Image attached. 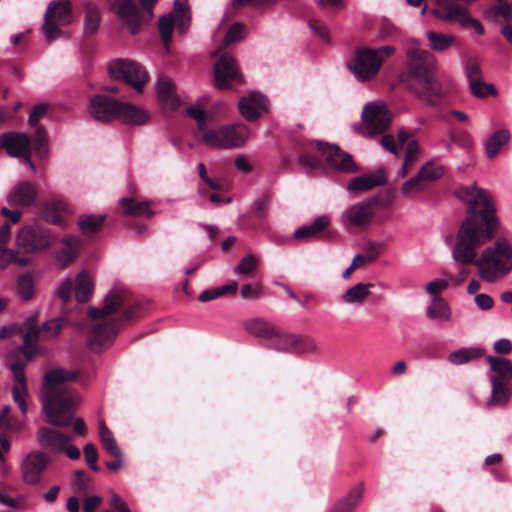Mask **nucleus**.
I'll return each mask as SVG.
<instances>
[{
    "instance_id": "1",
    "label": "nucleus",
    "mask_w": 512,
    "mask_h": 512,
    "mask_svg": "<svg viewBox=\"0 0 512 512\" xmlns=\"http://www.w3.org/2000/svg\"><path fill=\"white\" fill-rule=\"evenodd\" d=\"M456 195L467 205V216L458 228L452 258L462 265L474 264L482 280L494 283L512 271V244L498 238L478 255V249L494 238L499 227L494 203L476 184L459 188Z\"/></svg>"
},
{
    "instance_id": "2",
    "label": "nucleus",
    "mask_w": 512,
    "mask_h": 512,
    "mask_svg": "<svg viewBox=\"0 0 512 512\" xmlns=\"http://www.w3.org/2000/svg\"><path fill=\"white\" fill-rule=\"evenodd\" d=\"M79 375L76 370L55 368L45 373L42 385V413L50 425L65 428L73 424L75 433L85 435L86 424L81 418L74 420L73 410L80 403L76 391L65 385Z\"/></svg>"
},
{
    "instance_id": "3",
    "label": "nucleus",
    "mask_w": 512,
    "mask_h": 512,
    "mask_svg": "<svg viewBox=\"0 0 512 512\" xmlns=\"http://www.w3.org/2000/svg\"><path fill=\"white\" fill-rule=\"evenodd\" d=\"M405 55L410 91L431 104L437 103L441 98V91L433 77L434 56L428 50L420 48L416 39L407 42Z\"/></svg>"
},
{
    "instance_id": "4",
    "label": "nucleus",
    "mask_w": 512,
    "mask_h": 512,
    "mask_svg": "<svg viewBox=\"0 0 512 512\" xmlns=\"http://www.w3.org/2000/svg\"><path fill=\"white\" fill-rule=\"evenodd\" d=\"M395 53V47L382 46L377 49L358 48L347 62V68L359 82H368L379 73L384 61Z\"/></svg>"
},
{
    "instance_id": "5",
    "label": "nucleus",
    "mask_w": 512,
    "mask_h": 512,
    "mask_svg": "<svg viewBox=\"0 0 512 512\" xmlns=\"http://www.w3.org/2000/svg\"><path fill=\"white\" fill-rule=\"evenodd\" d=\"M250 137V130L243 123L206 128L202 133L203 142L215 148L232 149L241 147Z\"/></svg>"
},
{
    "instance_id": "6",
    "label": "nucleus",
    "mask_w": 512,
    "mask_h": 512,
    "mask_svg": "<svg viewBox=\"0 0 512 512\" xmlns=\"http://www.w3.org/2000/svg\"><path fill=\"white\" fill-rule=\"evenodd\" d=\"M55 241L56 236L48 228L37 223L24 225L16 235L18 249L26 254L44 251Z\"/></svg>"
},
{
    "instance_id": "7",
    "label": "nucleus",
    "mask_w": 512,
    "mask_h": 512,
    "mask_svg": "<svg viewBox=\"0 0 512 512\" xmlns=\"http://www.w3.org/2000/svg\"><path fill=\"white\" fill-rule=\"evenodd\" d=\"M110 76L116 80H123L140 92L148 80L147 70L138 62L130 59H113L108 64Z\"/></svg>"
},
{
    "instance_id": "8",
    "label": "nucleus",
    "mask_w": 512,
    "mask_h": 512,
    "mask_svg": "<svg viewBox=\"0 0 512 512\" xmlns=\"http://www.w3.org/2000/svg\"><path fill=\"white\" fill-rule=\"evenodd\" d=\"M377 198L368 197L361 201L347 206L339 217L340 224L344 229L367 227L375 216Z\"/></svg>"
},
{
    "instance_id": "9",
    "label": "nucleus",
    "mask_w": 512,
    "mask_h": 512,
    "mask_svg": "<svg viewBox=\"0 0 512 512\" xmlns=\"http://www.w3.org/2000/svg\"><path fill=\"white\" fill-rule=\"evenodd\" d=\"M72 21L71 7L67 0L52 1L44 15L42 30L47 41L61 36L60 27Z\"/></svg>"
},
{
    "instance_id": "10",
    "label": "nucleus",
    "mask_w": 512,
    "mask_h": 512,
    "mask_svg": "<svg viewBox=\"0 0 512 512\" xmlns=\"http://www.w3.org/2000/svg\"><path fill=\"white\" fill-rule=\"evenodd\" d=\"M269 348L283 353L304 354L316 350L315 341L301 334L287 333L276 329L275 335L268 343Z\"/></svg>"
},
{
    "instance_id": "11",
    "label": "nucleus",
    "mask_w": 512,
    "mask_h": 512,
    "mask_svg": "<svg viewBox=\"0 0 512 512\" xmlns=\"http://www.w3.org/2000/svg\"><path fill=\"white\" fill-rule=\"evenodd\" d=\"M364 134L373 137L383 133L390 125L391 114L383 101H372L362 111Z\"/></svg>"
},
{
    "instance_id": "12",
    "label": "nucleus",
    "mask_w": 512,
    "mask_h": 512,
    "mask_svg": "<svg viewBox=\"0 0 512 512\" xmlns=\"http://www.w3.org/2000/svg\"><path fill=\"white\" fill-rule=\"evenodd\" d=\"M50 462V457L42 451L35 450L29 452L20 464L23 482L31 486L39 485Z\"/></svg>"
},
{
    "instance_id": "13",
    "label": "nucleus",
    "mask_w": 512,
    "mask_h": 512,
    "mask_svg": "<svg viewBox=\"0 0 512 512\" xmlns=\"http://www.w3.org/2000/svg\"><path fill=\"white\" fill-rule=\"evenodd\" d=\"M315 144L331 169L344 173L357 171L352 156L342 151L337 145H330L322 141H316Z\"/></svg>"
},
{
    "instance_id": "14",
    "label": "nucleus",
    "mask_w": 512,
    "mask_h": 512,
    "mask_svg": "<svg viewBox=\"0 0 512 512\" xmlns=\"http://www.w3.org/2000/svg\"><path fill=\"white\" fill-rule=\"evenodd\" d=\"M120 101L105 95H94L89 99L87 111L96 121L108 123L117 119Z\"/></svg>"
},
{
    "instance_id": "15",
    "label": "nucleus",
    "mask_w": 512,
    "mask_h": 512,
    "mask_svg": "<svg viewBox=\"0 0 512 512\" xmlns=\"http://www.w3.org/2000/svg\"><path fill=\"white\" fill-rule=\"evenodd\" d=\"M0 146L12 157H23L24 163L36 173V167L30 158V139L23 133H6L0 140Z\"/></svg>"
},
{
    "instance_id": "16",
    "label": "nucleus",
    "mask_w": 512,
    "mask_h": 512,
    "mask_svg": "<svg viewBox=\"0 0 512 512\" xmlns=\"http://www.w3.org/2000/svg\"><path fill=\"white\" fill-rule=\"evenodd\" d=\"M269 102L265 95L251 91L243 96L238 103L239 112L247 121H255L268 110Z\"/></svg>"
},
{
    "instance_id": "17",
    "label": "nucleus",
    "mask_w": 512,
    "mask_h": 512,
    "mask_svg": "<svg viewBox=\"0 0 512 512\" xmlns=\"http://www.w3.org/2000/svg\"><path fill=\"white\" fill-rule=\"evenodd\" d=\"M36 439L41 448L55 454L63 453L65 446L72 441L70 436L49 427L39 428Z\"/></svg>"
},
{
    "instance_id": "18",
    "label": "nucleus",
    "mask_w": 512,
    "mask_h": 512,
    "mask_svg": "<svg viewBox=\"0 0 512 512\" xmlns=\"http://www.w3.org/2000/svg\"><path fill=\"white\" fill-rule=\"evenodd\" d=\"M215 84L219 89H226L232 80L241 81L235 59L223 54L214 65Z\"/></svg>"
},
{
    "instance_id": "19",
    "label": "nucleus",
    "mask_w": 512,
    "mask_h": 512,
    "mask_svg": "<svg viewBox=\"0 0 512 512\" xmlns=\"http://www.w3.org/2000/svg\"><path fill=\"white\" fill-rule=\"evenodd\" d=\"M387 182L385 170L382 167L375 171L353 177L347 183L346 189L351 194H360Z\"/></svg>"
},
{
    "instance_id": "20",
    "label": "nucleus",
    "mask_w": 512,
    "mask_h": 512,
    "mask_svg": "<svg viewBox=\"0 0 512 512\" xmlns=\"http://www.w3.org/2000/svg\"><path fill=\"white\" fill-rule=\"evenodd\" d=\"M431 14L445 23H457L468 11L462 0H436Z\"/></svg>"
},
{
    "instance_id": "21",
    "label": "nucleus",
    "mask_w": 512,
    "mask_h": 512,
    "mask_svg": "<svg viewBox=\"0 0 512 512\" xmlns=\"http://www.w3.org/2000/svg\"><path fill=\"white\" fill-rule=\"evenodd\" d=\"M127 293L121 288L112 289L104 298L102 308L91 307L89 316L93 321H100L116 312L126 301Z\"/></svg>"
},
{
    "instance_id": "22",
    "label": "nucleus",
    "mask_w": 512,
    "mask_h": 512,
    "mask_svg": "<svg viewBox=\"0 0 512 512\" xmlns=\"http://www.w3.org/2000/svg\"><path fill=\"white\" fill-rule=\"evenodd\" d=\"M118 328L114 322L106 320L96 323L90 333L89 343L93 350L101 351L114 341Z\"/></svg>"
},
{
    "instance_id": "23",
    "label": "nucleus",
    "mask_w": 512,
    "mask_h": 512,
    "mask_svg": "<svg viewBox=\"0 0 512 512\" xmlns=\"http://www.w3.org/2000/svg\"><path fill=\"white\" fill-rule=\"evenodd\" d=\"M37 197L35 186L27 181L16 184L7 195V202L15 207L31 206Z\"/></svg>"
},
{
    "instance_id": "24",
    "label": "nucleus",
    "mask_w": 512,
    "mask_h": 512,
    "mask_svg": "<svg viewBox=\"0 0 512 512\" xmlns=\"http://www.w3.org/2000/svg\"><path fill=\"white\" fill-rule=\"evenodd\" d=\"M112 9L133 34L138 31V8L132 0H116Z\"/></svg>"
},
{
    "instance_id": "25",
    "label": "nucleus",
    "mask_w": 512,
    "mask_h": 512,
    "mask_svg": "<svg viewBox=\"0 0 512 512\" xmlns=\"http://www.w3.org/2000/svg\"><path fill=\"white\" fill-rule=\"evenodd\" d=\"M157 97L160 105L166 111H173L180 105L176 94L175 84L169 78H160L156 83Z\"/></svg>"
},
{
    "instance_id": "26",
    "label": "nucleus",
    "mask_w": 512,
    "mask_h": 512,
    "mask_svg": "<svg viewBox=\"0 0 512 512\" xmlns=\"http://www.w3.org/2000/svg\"><path fill=\"white\" fill-rule=\"evenodd\" d=\"M374 284L370 282H358L346 289L340 296L343 304L359 307L370 297Z\"/></svg>"
},
{
    "instance_id": "27",
    "label": "nucleus",
    "mask_w": 512,
    "mask_h": 512,
    "mask_svg": "<svg viewBox=\"0 0 512 512\" xmlns=\"http://www.w3.org/2000/svg\"><path fill=\"white\" fill-rule=\"evenodd\" d=\"M117 119L129 125H143L150 119V113L141 107L120 102Z\"/></svg>"
},
{
    "instance_id": "28",
    "label": "nucleus",
    "mask_w": 512,
    "mask_h": 512,
    "mask_svg": "<svg viewBox=\"0 0 512 512\" xmlns=\"http://www.w3.org/2000/svg\"><path fill=\"white\" fill-rule=\"evenodd\" d=\"M365 491L364 484L362 482L355 485L350 489L348 494L336 502L328 512H353L359 505Z\"/></svg>"
},
{
    "instance_id": "29",
    "label": "nucleus",
    "mask_w": 512,
    "mask_h": 512,
    "mask_svg": "<svg viewBox=\"0 0 512 512\" xmlns=\"http://www.w3.org/2000/svg\"><path fill=\"white\" fill-rule=\"evenodd\" d=\"M486 360L489 364L487 373L489 380L490 377H495L498 381L505 383L512 379V361L498 356H489Z\"/></svg>"
},
{
    "instance_id": "30",
    "label": "nucleus",
    "mask_w": 512,
    "mask_h": 512,
    "mask_svg": "<svg viewBox=\"0 0 512 512\" xmlns=\"http://www.w3.org/2000/svg\"><path fill=\"white\" fill-rule=\"evenodd\" d=\"M244 329L250 335L270 342L276 333V327L263 318H251L243 323Z\"/></svg>"
},
{
    "instance_id": "31",
    "label": "nucleus",
    "mask_w": 512,
    "mask_h": 512,
    "mask_svg": "<svg viewBox=\"0 0 512 512\" xmlns=\"http://www.w3.org/2000/svg\"><path fill=\"white\" fill-rule=\"evenodd\" d=\"M511 138L510 132L506 128L493 132L484 142V149L488 159L495 158L502 147L505 146Z\"/></svg>"
},
{
    "instance_id": "32",
    "label": "nucleus",
    "mask_w": 512,
    "mask_h": 512,
    "mask_svg": "<svg viewBox=\"0 0 512 512\" xmlns=\"http://www.w3.org/2000/svg\"><path fill=\"white\" fill-rule=\"evenodd\" d=\"M492 386L491 395L486 401V407L504 406L510 399L511 391L503 381H498L495 377H490Z\"/></svg>"
},
{
    "instance_id": "33",
    "label": "nucleus",
    "mask_w": 512,
    "mask_h": 512,
    "mask_svg": "<svg viewBox=\"0 0 512 512\" xmlns=\"http://www.w3.org/2000/svg\"><path fill=\"white\" fill-rule=\"evenodd\" d=\"M63 248L57 253L56 259L62 267L71 263L81 248V240L75 236H67L62 240Z\"/></svg>"
},
{
    "instance_id": "34",
    "label": "nucleus",
    "mask_w": 512,
    "mask_h": 512,
    "mask_svg": "<svg viewBox=\"0 0 512 512\" xmlns=\"http://www.w3.org/2000/svg\"><path fill=\"white\" fill-rule=\"evenodd\" d=\"M483 16L490 21L503 19L507 22L512 20V4L507 0H495V3L483 10Z\"/></svg>"
},
{
    "instance_id": "35",
    "label": "nucleus",
    "mask_w": 512,
    "mask_h": 512,
    "mask_svg": "<svg viewBox=\"0 0 512 512\" xmlns=\"http://www.w3.org/2000/svg\"><path fill=\"white\" fill-rule=\"evenodd\" d=\"M330 224V219L325 216H319L311 224L299 227L294 232V238L299 240H308L316 237L323 229Z\"/></svg>"
},
{
    "instance_id": "36",
    "label": "nucleus",
    "mask_w": 512,
    "mask_h": 512,
    "mask_svg": "<svg viewBox=\"0 0 512 512\" xmlns=\"http://www.w3.org/2000/svg\"><path fill=\"white\" fill-rule=\"evenodd\" d=\"M485 354V350L478 346L462 347L448 355V361L452 365H463L472 360L478 359Z\"/></svg>"
},
{
    "instance_id": "37",
    "label": "nucleus",
    "mask_w": 512,
    "mask_h": 512,
    "mask_svg": "<svg viewBox=\"0 0 512 512\" xmlns=\"http://www.w3.org/2000/svg\"><path fill=\"white\" fill-rule=\"evenodd\" d=\"M426 315L429 319L450 321L451 309L448 302L442 297H433L427 307Z\"/></svg>"
},
{
    "instance_id": "38",
    "label": "nucleus",
    "mask_w": 512,
    "mask_h": 512,
    "mask_svg": "<svg viewBox=\"0 0 512 512\" xmlns=\"http://www.w3.org/2000/svg\"><path fill=\"white\" fill-rule=\"evenodd\" d=\"M427 40L431 50L443 52L448 50L455 42L456 38L452 34H445L433 30L427 31Z\"/></svg>"
},
{
    "instance_id": "39",
    "label": "nucleus",
    "mask_w": 512,
    "mask_h": 512,
    "mask_svg": "<svg viewBox=\"0 0 512 512\" xmlns=\"http://www.w3.org/2000/svg\"><path fill=\"white\" fill-rule=\"evenodd\" d=\"M120 204L123 207L124 215L142 216L151 218L154 212L150 208L149 202H137L133 198H122Z\"/></svg>"
},
{
    "instance_id": "40",
    "label": "nucleus",
    "mask_w": 512,
    "mask_h": 512,
    "mask_svg": "<svg viewBox=\"0 0 512 512\" xmlns=\"http://www.w3.org/2000/svg\"><path fill=\"white\" fill-rule=\"evenodd\" d=\"M94 284L90 275L81 272L77 275L75 283V296L78 302L87 301L92 295Z\"/></svg>"
},
{
    "instance_id": "41",
    "label": "nucleus",
    "mask_w": 512,
    "mask_h": 512,
    "mask_svg": "<svg viewBox=\"0 0 512 512\" xmlns=\"http://www.w3.org/2000/svg\"><path fill=\"white\" fill-rule=\"evenodd\" d=\"M418 172L428 184L442 178L445 168L437 159H432L425 162Z\"/></svg>"
},
{
    "instance_id": "42",
    "label": "nucleus",
    "mask_w": 512,
    "mask_h": 512,
    "mask_svg": "<svg viewBox=\"0 0 512 512\" xmlns=\"http://www.w3.org/2000/svg\"><path fill=\"white\" fill-rule=\"evenodd\" d=\"M67 212L68 208L62 200L53 199L46 205L43 217L53 224H61L62 217Z\"/></svg>"
},
{
    "instance_id": "43",
    "label": "nucleus",
    "mask_w": 512,
    "mask_h": 512,
    "mask_svg": "<svg viewBox=\"0 0 512 512\" xmlns=\"http://www.w3.org/2000/svg\"><path fill=\"white\" fill-rule=\"evenodd\" d=\"M99 438L103 447L109 454L113 457H119L121 450L118 447L111 430L106 426L103 419L99 421Z\"/></svg>"
},
{
    "instance_id": "44",
    "label": "nucleus",
    "mask_w": 512,
    "mask_h": 512,
    "mask_svg": "<svg viewBox=\"0 0 512 512\" xmlns=\"http://www.w3.org/2000/svg\"><path fill=\"white\" fill-rule=\"evenodd\" d=\"M35 291L34 279L31 273L19 275L17 278V295L23 301L33 298Z\"/></svg>"
},
{
    "instance_id": "45",
    "label": "nucleus",
    "mask_w": 512,
    "mask_h": 512,
    "mask_svg": "<svg viewBox=\"0 0 512 512\" xmlns=\"http://www.w3.org/2000/svg\"><path fill=\"white\" fill-rule=\"evenodd\" d=\"M419 153H420V148H419L418 143L414 140L410 141L406 146L405 158H404L403 164L398 172V176L400 178H404L408 174L410 168L417 161Z\"/></svg>"
},
{
    "instance_id": "46",
    "label": "nucleus",
    "mask_w": 512,
    "mask_h": 512,
    "mask_svg": "<svg viewBox=\"0 0 512 512\" xmlns=\"http://www.w3.org/2000/svg\"><path fill=\"white\" fill-rule=\"evenodd\" d=\"M471 94L477 98H486L488 96H496L497 90L492 83H486L483 77L469 83Z\"/></svg>"
},
{
    "instance_id": "47",
    "label": "nucleus",
    "mask_w": 512,
    "mask_h": 512,
    "mask_svg": "<svg viewBox=\"0 0 512 512\" xmlns=\"http://www.w3.org/2000/svg\"><path fill=\"white\" fill-rule=\"evenodd\" d=\"M458 26L464 30H470L473 37H481L485 33V28L480 20L470 14V10L457 22Z\"/></svg>"
},
{
    "instance_id": "48",
    "label": "nucleus",
    "mask_w": 512,
    "mask_h": 512,
    "mask_svg": "<svg viewBox=\"0 0 512 512\" xmlns=\"http://www.w3.org/2000/svg\"><path fill=\"white\" fill-rule=\"evenodd\" d=\"M103 221L102 215H84L79 218L78 225L84 234H92L101 229Z\"/></svg>"
},
{
    "instance_id": "49",
    "label": "nucleus",
    "mask_w": 512,
    "mask_h": 512,
    "mask_svg": "<svg viewBox=\"0 0 512 512\" xmlns=\"http://www.w3.org/2000/svg\"><path fill=\"white\" fill-rule=\"evenodd\" d=\"M62 330V322L58 318L44 322L39 328V341L52 340L56 338Z\"/></svg>"
},
{
    "instance_id": "50",
    "label": "nucleus",
    "mask_w": 512,
    "mask_h": 512,
    "mask_svg": "<svg viewBox=\"0 0 512 512\" xmlns=\"http://www.w3.org/2000/svg\"><path fill=\"white\" fill-rule=\"evenodd\" d=\"M173 15V19L177 29L180 33H185L190 26V10L188 6L175 7L173 12L170 13Z\"/></svg>"
},
{
    "instance_id": "51",
    "label": "nucleus",
    "mask_w": 512,
    "mask_h": 512,
    "mask_svg": "<svg viewBox=\"0 0 512 512\" xmlns=\"http://www.w3.org/2000/svg\"><path fill=\"white\" fill-rule=\"evenodd\" d=\"M10 406L6 405L0 412V428L8 431H20L23 429L25 422L14 419L9 416Z\"/></svg>"
},
{
    "instance_id": "52",
    "label": "nucleus",
    "mask_w": 512,
    "mask_h": 512,
    "mask_svg": "<svg viewBox=\"0 0 512 512\" xmlns=\"http://www.w3.org/2000/svg\"><path fill=\"white\" fill-rule=\"evenodd\" d=\"M174 25L175 22L173 19V15L171 14L162 16L159 19V31L166 50L169 49V44L172 38Z\"/></svg>"
},
{
    "instance_id": "53",
    "label": "nucleus",
    "mask_w": 512,
    "mask_h": 512,
    "mask_svg": "<svg viewBox=\"0 0 512 512\" xmlns=\"http://www.w3.org/2000/svg\"><path fill=\"white\" fill-rule=\"evenodd\" d=\"M427 186L426 181L418 172L415 176L405 181L401 186V192L405 196L423 191Z\"/></svg>"
},
{
    "instance_id": "54",
    "label": "nucleus",
    "mask_w": 512,
    "mask_h": 512,
    "mask_svg": "<svg viewBox=\"0 0 512 512\" xmlns=\"http://www.w3.org/2000/svg\"><path fill=\"white\" fill-rule=\"evenodd\" d=\"M11 239V227L8 223L0 226V261L4 264L6 259L4 257L11 256V249L7 247Z\"/></svg>"
},
{
    "instance_id": "55",
    "label": "nucleus",
    "mask_w": 512,
    "mask_h": 512,
    "mask_svg": "<svg viewBox=\"0 0 512 512\" xmlns=\"http://www.w3.org/2000/svg\"><path fill=\"white\" fill-rule=\"evenodd\" d=\"M100 22V16L96 9L88 6L85 10L84 33L91 35L96 32Z\"/></svg>"
},
{
    "instance_id": "56",
    "label": "nucleus",
    "mask_w": 512,
    "mask_h": 512,
    "mask_svg": "<svg viewBox=\"0 0 512 512\" xmlns=\"http://www.w3.org/2000/svg\"><path fill=\"white\" fill-rule=\"evenodd\" d=\"M258 266V260L257 258L252 255L248 254L244 258L241 259L238 266H236L233 271L236 274H243V275H250L252 274L255 269Z\"/></svg>"
},
{
    "instance_id": "57",
    "label": "nucleus",
    "mask_w": 512,
    "mask_h": 512,
    "mask_svg": "<svg viewBox=\"0 0 512 512\" xmlns=\"http://www.w3.org/2000/svg\"><path fill=\"white\" fill-rule=\"evenodd\" d=\"M39 337L33 336L31 332L24 333L23 345L21 347L22 353L30 360L37 352V342Z\"/></svg>"
},
{
    "instance_id": "58",
    "label": "nucleus",
    "mask_w": 512,
    "mask_h": 512,
    "mask_svg": "<svg viewBox=\"0 0 512 512\" xmlns=\"http://www.w3.org/2000/svg\"><path fill=\"white\" fill-rule=\"evenodd\" d=\"M245 35V26L241 23H234L227 31L223 44L228 46L234 42L241 40Z\"/></svg>"
},
{
    "instance_id": "59",
    "label": "nucleus",
    "mask_w": 512,
    "mask_h": 512,
    "mask_svg": "<svg viewBox=\"0 0 512 512\" xmlns=\"http://www.w3.org/2000/svg\"><path fill=\"white\" fill-rule=\"evenodd\" d=\"M27 388L26 385L15 384L12 390L13 400L18 404L22 415H26L27 413V405H26V397H27Z\"/></svg>"
},
{
    "instance_id": "60",
    "label": "nucleus",
    "mask_w": 512,
    "mask_h": 512,
    "mask_svg": "<svg viewBox=\"0 0 512 512\" xmlns=\"http://www.w3.org/2000/svg\"><path fill=\"white\" fill-rule=\"evenodd\" d=\"M34 146L39 157H45L48 153L47 136L43 128H38L34 138Z\"/></svg>"
},
{
    "instance_id": "61",
    "label": "nucleus",
    "mask_w": 512,
    "mask_h": 512,
    "mask_svg": "<svg viewBox=\"0 0 512 512\" xmlns=\"http://www.w3.org/2000/svg\"><path fill=\"white\" fill-rule=\"evenodd\" d=\"M270 195L268 193H264L260 195L254 202V214L258 218H265L268 213L269 205H270Z\"/></svg>"
},
{
    "instance_id": "62",
    "label": "nucleus",
    "mask_w": 512,
    "mask_h": 512,
    "mask_svg": "<svg viewBox=\"0 0 512 512\" xmlns=\"http://www.w3.org/2000/svg\"><path fill=\"white\" fill-rule=\"evenodd\" d=\"M465 73L468 83L483 77L480 64L475 59H469L465 64Z\"/></svg>"
},
{
    "instance_id": "63",
    "label": "nucleus",
    "mask_w": 512,
    "mask_h": 512,
    "mask_svg": "<svg viewBox=\"0 0 512 512\" xmlns=\"http://www.w3.org/2000/svg\"><path fill=\"white\" fill-rule=\"evenodd\" d=\"M84 456L88 466L95 472L100 470L97 464L98 453L96 447L92 443H88L84 447Z\"/></svg>"
},
{
    "instance_id": "64",
    "label": "nucleus",
    "mask_w": 512,
    "mask_h": 512,
    "mask_svg": "<svg viewBox=\"0 0 512 512\" xmlns=\"http://www.w3.org/2000/svg\"><path fill=\"white\" fill-rule=\"evenodd\" d=\"M187 114L192 117L196 122L198 129L203 133L207 128L205 122V111L200 107L190 106L186 108Z\"/></svg>"
}]
</instances>
